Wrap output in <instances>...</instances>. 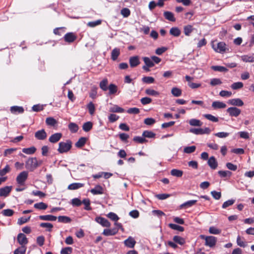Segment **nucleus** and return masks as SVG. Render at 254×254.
<instances>
[{
    "label": "nucleus",
    "mask_w": 254,
    "mask_h": 254,
    "mask_svg": "<svg viewBox=\"0 0 254 254\" xmlns=\"http://www.w3.org/2000/svg\"><path fill=\"white\" fill-rule=\"evenodd\" d=\"M72 147V142L70 140H66L65 142H60L59 143L58 151L60 153L67 152Z\"/></svg>",
    "instance_id": "obj_1"
},
{
    "label": "nucleus",
    "mask_w": 254,
    "mask_h": 254,
    "mask_svg": "<svg viewBox=\"0 0 254 254\" xmlns=\"http://www.w3.org/2000/svg\"><path fill=\"white\" fill-rule=\"evenodd\" d=\"M25 167L30 171H33L38 167V161L36 157L29 158L25 162Z\"/></svg>",
    "instance_id": "obj_2"
},
{
    "label": "nucleus",
    "mask_w": 254,
    "mask_h": 254,
    "mask_svg": "<svg viewBox=\"0 0 254 254\" xmlns=\"http://www.w3.org/2000/svg\"><path fill=\"white\" fill-rule=\"evenodd\" d=\"M200 238L201 239L205 241V245L209 246L210 248L213 247L216 245L217 242V239L212 236H206L205 235H201Z\"/></svg>",
    "instance_id": "obj_3"
},
{
    "label": "nucleus",
    "mask_w": 254,
    "mask_h": 254,
    "mask_svg": "<svg viewBox=\"0 0 254 254\" xmlns=\"http://www.w3.org/2000/svg\"><path fill=\"white\" fill-rule=\"evenodd\" d=\"M212 48L216 52L220 53L225 52L228 50L227 46L223 42H219L216 45L213 44Z\"/></svg>",
    "instance_id": "obj_4"
},
{
    "label": "nucleus",
    "mask_w": 254,
    "mask_h": 254,
    "mask_svg": "<svg viewBox=\"0 0 254 254\" xmlns=\"http://www.w3.org/2000/svg\"><path fill=\"white\" fill-rule=\"evenodd\" d=\"M28 176V172L23 171L16 177V182L20 185H23Z\"/></svg>",
    "instance_id": "obj_5"
},
{
    "label": "nucleus",
    "mask_w": 254,
    "mask_h": 254,
    "mask_svg": "<svg viewBox=\"0 0 254 254\" xmlns=\"http://www.w3.org/2000/svg\"><path fill=\"white\" fill-rule=\"evenodd\" d=\"M227 112L230 116L237 117L241 114V111L236 107H230L227 109Z\"/></svg>",
    "instance_id": "obj_6"
},
{
    "label": "nucleus",
    "mask_w": 254,
    "mask_h": 254,
    "mask_svg": "<svg viewBox=\"0 0 254 254\" xmlns=\"http://www.w3.org/2000/svg\"><path fill=\"white\" fill-rule=\"evenodd\" d=\"M124 243L127 247L132 249L134 247L136 241L133 237L129 236L124 241Z\"/></svg>",
    "instance_id": "obj_7"
},
{
    "label": "nucleus",
    "mask_w": 254,
    "mask_h": 254,
    "mask_svg": "<svg viewBox=\"0 0 254 254\" xmlns=\"http://www.w3.org/2000/svg\"><path fill=\"white\" fill-rule=\"evenodd\" d=\"M95 221L103 227H109L111 226L110 222L102 217H97L95 218Z\"/></svg>",
    "instance_id": "obj_8"
},
{
    "label": "nucleus",
    "mask_w": 254,
    "mask_h": 254,
    "mask_svg": "<svg viewBox=\"0 0 254 254\" xmlns=\"http://www.w3.org/2000/svg\"><path fill=\"white\" fill-rule=\"evenodd\" d=\"M17 239L21 246H25L28 242L26 236L23 233H19L17 236Z\"/></svg>",
    "instance_id": "obj_9"
},
{
    "label": "nucleus",
    "mask_w": 254,
    "mask_h": 254,
    "mask_svg": "<svg viewBox=\"0 0 254 254\" xmlns=\"http://www.w3.org/2000/svg\"><path fill=\"white\" fill-rule=\"evenodd\" d=\"M12 190L11 186H6L0 189V196L6 197Z\"/></svg>",
    "instance_id": "obj_10"
},
{
    "label": "nucleus",
    "mask_w": 254,
    "mask_h": 254,
    "mask_svg": "<svg viewBox=\"0 0 254 254\" xmlns=\"http://www.w3.org/2000/svg\"><path fill=\"white\" fill-rule=\"evenodd\" d=\"M228 103L230 105L238 107H241L244 105L243 101L239 98L230 99L228 100Z\"/></svg>",
    "instance_id": "obj_11"
},
{
    "label": "nucleus",
    "mask_w": 254,
    "mask_h": 254,
    "mask_svg": "<svg viewBox=\"0 0 254 254\" xmlns=\"http://www.w3.org/2000/svg\"><path fill=\"white\" fill-rule=\"evenodd\" d=\"M129 63L130 67H134L137 66L140 64V61L138 56H133L130 57L129 59Z\"/></svg>",
    "instance_id": "obj_12"
},
{
    "label": "nucleus",
    "mask_w": 254,
    "mask_h": 254,
    "mask_svg": "<svg viewBox=\"0 0 254 254\" xmlns=\"http://www.w3.org/2000/svg\"><path fill=\"white\" fill-rule=\"evenodd\" d=\"M35 137L39 140H44L47 137V133L45 130L42 129L35 133Z\"/></svg>",
    "instance_id": "obj_13"
},
{
    "label": "nucleus",
    "mask_w": 254,
    "mask_h": 254,
    "mask_svg": "<svg viewBox=\"0 0 254 254\" xmlns=\"http://www.w3.org/2000/svg\"><path fill=\"white\" fill-rule=\"evenodd\" d=\"M207 163L213 170L216 169L218 166V163L214 156H211L208 159Z\"/></svg>",
    "instance_id": "obj_14"
},
{
    "label": "nucleus",
    "mask_w": 254,
    "mask_h": 254,
    "mask_svg": "<svg viewBox=\"0 0 254 254\" xmlns=\"http://www.w3.org/2000/svg\"><path fill=\"white\" fill-rule=\"evenodd\" d=\"M118 232V229L114 228L113 229H104L103 234L106 236H113L116 235Z\"/></svg>",
    "instance_id": "obj_15"
},
{
    "label": "nucleus",
    "mask_w": 254,
    "mask_h": 254,
    "mask_svg": "<svg viewBox=\"0 0 254 254\" xmlns=\"http://www.w3.org/2000/svg\"><path fill=\"white\" fill-rule=\"evenodd\" d=\"M62 137V134L61 133H56L50 137L49 140L51 143H56L60 140Z\"/></svg>",
    "instance_id": "obj_16"
},
{
    "label": "nucleus",
    "mask_w": 254,
    "mask_h": 254,
    "mask_svg": "<svg viewBox=\"0 0 254 254\" xmlns=\"http://www.w3.org/2000/svg\"><path fill=\"white\" fill-rule=\"evenodd\" d=\"M64 39L65 42L68 43L73 42L76 39V36L71 32L66 33L64 36Z\"/></svg>",
    "instance_id": "obj_17"
},
{
    "label": "nucleus",
    "mask_w": 254,
    "mask_h": 254,
    "mask_svg": "<svg viewBox=\"0 0 254 254\" xmlns=\"http://www.w3.org/2000/svg\"><path fill=\"white\" fill-rule=\"evenodd\" d=\"M39 218L41 220L55 221L57 220V217L52 215H40Z\"/></svg>",
    "instance_id": "obj_18"
},
{
    "label": "nucleus",
    "mask_w": 254,
    "mask_h": 254,
    "mask_svg": "<svg viewBox=\"0 0 254 254\" xmlns=\"http://www.w3.org/2000/svg\"><path fill=\"white\" fill-rule=\"evenodd\" d=\"M90 192L94 195L102 194L103 193V189L101 186L97 185L90 190Z\"/></svg>",
    "instance_id": "obj_19"
},
{
    "label": "nucleus",
    "mask_w": 254,
    "mask_h": 254,
    "mask_svg": "<svg viewBox=\"0 0 254 254\" xmlns=\"http://www.w3.org/2000/svg\"><path fill=\"white\" fill-rule=\"evenodd\" d=\"M241 60L246 63L254 62V54L252 55H243L241 57Z\"/></svg>",
    "instance_id": "obj_20"
},
{
    "label": "nucleus",
    "mask_w": 254,
    "mask_h": 254,
    "mask_svg": "<svg viewBox=\"0 0 254 254\" xmlns=\"http://www.w3.org/2000/svg\"><path fill=\"white\" fill-rule=\"evenodd\" d=\"M120 55V50L118 48H114L111 52V59L115 61L117 60Z\"/></svg>",
    "instance_id": "obj_21"
},
{
    "label": "nucleus",
    "mask_w": 254,
    "mask_h": 254,
    "mask_svg": "<svg viewBox=\"0 0 254 254\" xmlns=\"http://www.w3.org/2000/svg\"><path fill=\"white\" fill-rule=\"evenodd\" d=\"M212 107L214 109H223L226 107V105L222 102L214 101L212 104Z\"/></svg>",
    "instance_id": "obj_22"
},
{
    "label": "nucleus",
    "mask_w": 254,
    "mask_h": 254,
    "mask_svg": "<svg viewBox=\"0 0 254 254\" xmlns=\"http://www.w3.org/2000/svg\"><path fill=\"white\" fill-rule=\"evenodd\" d=\"M164 16L166 19L170 21L175 22L176 21V18L174 17V14L170 11H165L164 12Z\"/></svg>",
    "instance_id": "obj_23"
},
{
    "label": "nucleus",
    "mask_w": 254,
    "mask_h": 254,
    "mask_svg": "<svg viewBox=\"0 0 254 254\" xmlns=\"http://www.w3.org/2000/svg\"><path fill=\"white\" fill-rule=\"evenodd\" d=\"M84 184L80 183H74L70 184L68 187L67 189L70 190H77L78 189H79L80 188H82L84 186Z\"/></svg>",
    "instance_id": "obj_24"
},
{
    "label": "nucleus",
    "mask_w": 254,
    "mask_h": 254,
    "mask_svg": "<svg viewBox=\"0 0 254 254\" xmlns=\"http://www.w3.org/2000/svg\"><path fill=\"white\" fill-rule=\"evenodd\" d=\"M181 33V30L177 27H172L170 30V34L175 37H179Z\"/></svg>",
    "instance_id": "obj_25"
},
{
    "label": "nucleus",
    "mask_w": 254,
    "mask_h": 254,
    "mask_svg": "<svg viewBox=\"0 0 254 254\" xmlns=\"http://www.w3.org/2000/svg\"><path fill=\"white\" fill-rule=\"evenodd\" d=\"M194 28L191 25H187L184 27V32L186 36H189L190 33L193 31Z\"/></svg>",
    "instance_id": "obj_26"
},
{
    "label": "nucleus",
    "mask_w": 254,
    "mask_h": 254,
    "mask_svg": "<svg viewBox=\"0 0 254 254\" xmlns=\"http://www.w3.org/2000/svg\"><path fill=\"white\" fill-rule=\"evenodd\" d=\"M10 112L13 114L16 113H22L24 112V109L22 107L17 106H12L10 108Z\"/></svg>",
    "instance_id": "obj_27"
},
{
    "label": "nucleus",
    "mask_w": 254,
    "mask_h": 254,
    "mask_svg": "<svg viewBox=\"0 0 254 254\" xmlns=\"http://www.w3.org/2000/svg\"><path fill=\"white\" fill-rule=\"evenodd\" d=\"M86 140L87 138L86 137H81L75 143V146L77 148H81L85 145Z\"/></svg>",
    "instance_id": "obj_28"
},
{
    "label": "nucleus",
    "mask_w": 254,
    "mask_h": 254,
    "mask_svg": "<svg viewBox=\"0 0 254 254\" xmlns=\"http://www.w3.org/2000/svg\"><path fill=\"white\" fill-rule=\"evenodd\" d=\"M196 202H197L196 200H189V201L185 202V203L182 204L180 205V208H187V207H191V206H192L193 205L195 204V203Z\"/></svg>",
    "instance_id": "obj_29"
},
{
    "label": "nucleus",
    "mask_w": 254,
    "mask_h": 254,
    "mask_svg": "<svg viewBox=\"0 0 254 254\" xmlns=\"http://www.w3.org/2000/svg\"><path fill=\"white\" fill-rule=\"evenodd\" d=\"M68 127L70 132L72 133L76 132L79 129L78 125L74 123H70Z\"/></svg>",
    "instance_id": "obj_30"
},
{
    "label": "nucleus",
    "mask_w": 254,
    "mask_h": 254,
    "mask_svg": "<svg viewBox=\"0 0 254 254\" xmlns=\"http://www.w3.org/2000/svg\"><path fill=\"white\" fill-rule=\"evenodd\" d=\"M189 124L191 126L200 127L202 125V123L199 120L192 119L189 121Z\"/></svg>",
    "instance_id": "obj_31"
},
{
    "label": "nucleus",
    "mask_w": 254,
    "mask_h": 254,
    "mask_svg": "<svg viewBox=\"0 0 254 254\" xmlns=\"http://www.w3.org/2000/svg\"><path fill=\"white\" fill-rule=\"evenodd\" d=\"M173 240L175 243L179 244L180 245H183L186 242L184 238L179 236H175Z\"/></svg>",
    "instance_id": "obj_32"
},
{
    "label": "nucleus",
    "mask_w": 254,
    "mask_h": 254,
    "mask_svg": "<svg viewBox=\"0 0 254 254\" xmlns=\"http://www.w3.org/2000/svg\"><path fill=\"white\" fill-rule=\"evenodd\" d=\"M109 111L113 113H123L124 109L117 105H114L110 108Z\"/></svg>",
    "instance_id": "obj_33"
},
{
    "label": "nucleus",
    "mask_w": 254,
    "mask_h": 254,
    "mask_svg": "<svg viewBox=\"0 0 254 254\" xmlns=\"http://www.w3.org/2000/svg\"><path fill=\"white\" fill-rule=\"evenodd\" d=\"M34 207L35 208L39 209V210H45L47 208L48 205L47 204H46L43 202H41L35 203L34 205Z\"/></svg>",
    "instance_id": "obj_34"
},
{
    "label": "nucleus",
    "mask_w": 254,
    "mask_h": 254,
    "mask_svg": "<svg viewBox=\"0 0 254 254\" xmlns=\"http://www.w3.org/2000/svg\"><path fill=\"white\" fill-rule=\"evenodd\" d=\"M156 135V134L153 132L149 130H145L142 133V136L145 138H154Z\"/></svg>",
    "instance_id": "obj_35"
},
{
    "label": "nucleus",
    "mask_w": 254,
    "mask_h": 254,
    "mask_svg": "<svg viewBox=\"0 0 254 254\" xmlns=\"http://www.w3.org/2000/svg\"><path fill=\"white\" fill-rule=\"evenodd\" d=\"M93 127V124L91 122L85 123L82 126L83 130L85 132L90 131Z\"/></svg>",
    "instance_id": "obj_36"
},
{
    "label": "nucleus",
    "mask_w": 254,
    "mask_h": 254,
    "mask_svg": "<svg viewBox=\"0 0 254 254\" xmlns=\"http://www.w3.org/2000/svg\"><path fill=\"white\" fill-rule=\"evenodd\" d=\"M211 68L216 71L219 72H227L228 71V69L226 68L224 66H220V65H213L211 66Z\"/></svg>",
    "instance_id": "obj_37"
},
{
    "label": "nucleus",
    "mask_w": 254,
    "mask_h": 254,
    "mask_svg": "<svg viewBox=\"0 0 254 254\" xmlns=\"http://www.w3.org/2000/svg\"><path fill=\"white\" fill-rule=\"evenodd\" d=\"M26 251L25 246H22L16 249L13 252V254H24Z\"/></svg>",
    "instance_id": "obj_38"
},
{
    "label": "nucleus",
    "mask_w": 254,
    "mask_h": 254,
    "mask_svg": "<svg viewBox=\"0 0 254 254\" xmlns=\"http://www.w3.org/2000/svg\"><path fill=\"white\" fill-rule=\"evenodd\" d=\"M218 174L221 178L230 177L232 175V172L229 171H219Z\"/></svg>",
    "instance_id": "obj_39"
},
{
    "label": "nucleus",
    "mask_w": 254,
    "mask_h": 254,
    "mask_svg": "<svg viewBox=\"0 0 254 254\" xmlns=\"http://www.w3.org/2000/svg\"><path fill=\"white\" fill-rule=\"evenodd\" d=\"M58 219L59 222L64 223H68L71 221L69 217L65 216H60L58 217Z\"/></svg>",
    "instance_id": "obj_40"
},
{
    "label": "nucleus",
    "mask_w": 254,
    "mask_h": 254,
    "mask_svg": "<svg viewBox=\"0 0 254 254\" xmlns=\"http://www.w3.org/2000/svg\"><path fill=\"white\" fill-rule=\"evenodd\" d=\"M46 123L48 126H55L57 121L53 117H48L46 119Z\"/></svg>",
    "instance_id": "obj_41"
},
{
    "label": "nucleus",
    "mask_w": 254,
    "mask_h": 254,
    "mask_svg": "<svg viewBox=\"0 0 254 254\" xmlns=\"http://www.w3.org/2000/svg\"><path fill=\"white\" fill-rule=\"evenodd\" d=\"M36 150V148L33 146L29 148H23L22 152L27 154H32L35 152Z\"/></svg>",
    "instance_id": "obj_42"
},
{
    "label": "nucleus",
    "mask_w": 254,
    "mask_h": 254,
    "mask_svg": "<svg viewBox=\"0 0 254 254\" xmlns=\"http://www.w3.org/2000/svg\"><path fill=\"white\" fill-rule=\"evenodd\" d=\"M183 172L182 171L178 169H173L171 171V175L177 177H181L182 176Z\"/></svg>",
    "instance_id": "obj_43"
},
{
    "label": "nucleus",
    "mask_w": 254,
    "mask_h": 254,
    "mask_svg": "<svg viewBox=\"0 0 254 254\" xmlns=\"http://www.w3.org/2000/svg\"><path fill=\"white\" fill-rule=\"evenodd\" d=\"M171 93L174 96L179 97L182 94V90L177 87H173L171 90Z\"/></svg>",
    "instance_id": "obj_44"
},
{
    "label": "nucleus",
    "mask_w": 254,
    "mask_h": 254,
    "mask_svg": "<svg viewBox=\"0 0 254 254\" xmlns=\"http://www.w3.org/2000/svg\"><path fill=\"white\" fill-rule=\"evenodd\" d=\"M244 86L242 82H235L231 84V87L233 90H237L242 88Z\"/></svg>",
    "instance_id": "obj_45"
},
{
    "label": "nucleus",
    "mask_w": 254,
    "mask_h": 254,
    "mask_svg": "<svg viewBox=\"0 0 254 254\" xmlns=\"http://www.w3.org/2000/svg\"><path fill=\"white\" fill-rule=\"evenodd\" d=\"M196 147L195 146H187L184 148V152L187 154H190L195 151Z\"/></svg>",
    "instance_id": "obj_46"
},
{
    "label": "nucleus",
    "mask_w": 254,
    "mask_h": 254,
    "mask_svg": "<svg viewBox=\"0 0 254 254\" xmlns=\"http://www.w3.org/2000/svg\"><path fill=\"white\" fill-rule=\"evenodd\" d=\"M169 226L172 229L178 230L180 232H183L184 228L182 226L175 224H169Z\"/></svg>",
    "instance_id": "obj_47"
},
{
    "label": "nucleus",
    "mask_w": 254,
    "mask_h": 254,
    "mask_svg": "<svg viewBox=\"0 0 254 254\" xmlns=\"http://www.w3.org/2000/svg\"><path fill=\"white\" fill-rule=\"evenodd\" d=\"M209 232L212 234L217 235L221 233V230L214 226H211L209 228Z\"/></svg>",
    "instance_id": "obj_48"
},
{
    "label": "nucleus",
    "mask_w": 254,
    "mask_h": 254,
    "mask_svg": "<svg viewBox=\"0 0 254 254\" xmlns=\"http://www.w3.org/2000/svg\"><path fill=\"white\" fill-rule=\"evenodd\" d=\"M82 203L85 205L84 209L86 210H91V207H90V201L88 198L84 199L82 201Z\"/></svg>",
    "instance_id": "obj_49"
},
{
    "label": "nucleus",
    "mask_w": 254,
    "mask_h": 254,
    "mask_svg": "<svg viewBox=\"0 0 254 254\" xmlns=\"http://www.w3.org/2000/svg\"><path fill=\"white\" fill-rule=\"evenodd\" d=\"M133 140L136 142H138L139 143H143L147 141V140L145 138H144V137H141L138 136H134L133 138Z\"/></svg>",
    "instance_id": "obj_50"
},
{
    "label": "nucleus",
    "mask_w": 254,
    "mask_h": 254,
    "mask_svg": "<svg viewBox=\"0 0 254 254\" xmlns=\"http://www.w3.org/2000/svg\"><path fill=\"white\" fill-rule=\"evenodd\" d=\"M1 214L4 216H11L14 214V211L10 209H7L3 210L1 211Z\"/></svg>",
    "instance_id": "obj_51"
},
{
    "label": "nucleus",
    "mask_w": 254,
    "mask_h": 254,
    "mask_svg": "<svg viewBox=\"0 0 254 254\" xmlns=\"http://www.w3.org/2000/svg\"><path fill=\"white\" fill-rule=\"evenodd\" d=\"M107 216L111 220L115 222H117L119 219V217L118 216V215L114 212L109 213Z\"/></svg>",
    "instance_id": "obj_52"
},
{
    "label": "nucleus",
    "mask_w": 254,
    "mask_h": 254,
    "mask_svg": "<svg viewBox=\"0 0 254 254\" xmlns=\"http://www.w3.org/2000/svg\"><path fill=\"white\" fill-rule=\"evenodd\" d=\"M108 80L107 79H104L100 83V87L103 90L106 91L108 89L107 87Z\"/></svg>",
    "instance_id": "obj_53"
},
{
    "label": "nucleus",
    "mask_w": 254,
    "mask_h": 254,
    "mask_svg": "<svg viewBox=\"0 0 254 254\" xmlns=\"http://www.w3.org/2000/svg\"><path fill=\"white\" fill-rule=\"evenodd\" d=\"M145 93L148 95L155 96H158L159 94L158 92L150 88H148L145 90Z\"/></svg>",
    "instance_id": "obj_54"
},
{
    "label": "nucleus",
    "mask_w": 254,
    "mask_h": 254,
    "mask_svg": "<svg viewBox=\"0 0 254 254\" xmlns=\"http://www.w3.org/2000/svg\"><path fill=\"white\" fill-rule=\"evenodd\" d=\"M40 227L42 228H48L47 231L49 232L52 231V229L53 227V225L52 224L50 223H41L40 224Z\"/></svg>",
    "instance_id": "obj_55"
},
{
    "label": "nucleus",
    "mask_w": 254,
    "mask_h": 254,
    "mask_svg": "<svg viewBox=\"0 0 254 254\" xmlns=\"http://www.w3.org/2000/svg\"><path fill=\"white\" fill-rule=\"evenodd\" d=\"M143 60V61L145 63V64L148 67H152L154 66V64L153 61H152L149 58L144 57Z\"/></svg>",
    "instance_id": "obj_56"
},
{
    "label": "nucleus",
    "mask_w": 254,
    "mask_h": 254,
    "mask_svg": "<svg viewBox=\"0 0 254 254\" xmlns=\"http://www.w3.org/2000/svg\"><path fill=\"white\" fill-rule=\"evenodd\" d=\"M235 202L234 199H230L228 200L223 203L222 204V207L224 209L226 208L227 207L232 205Z\"/></svg>",
    "instance_id": "obj_57"
},
{
    "label": "nucleus",
    "mask_w": 254,
    "mask_h": 254,
    "mask_svg": "<svg viewBox=\"0 0 254 254\" xmlns=\"http://www.w3.org/2000/svg\"><path fill=\"white\" fill-rule=\"evenodd\" d=\"M203 116L207 120L213 122H217L218 119L211 114H204Z\"/></svg>",
    "instance_id": "obj_58"
},
{
    "label": "nucleus",
    "mask_w": 254,
    "mask_h": 254,
    "mask_svg": "<svg viewBox=\"0 0 254 254\" xmlns=\"http://www.w3.org/2000/svg\"><path fill=\"white\" fill-rule=\"evenodd\" d=\"M108 89L109 90L110 94H114L117 91V86L114 84H110Z\"/></svg>",
    "instance_id": "obj_59"
},
{
    "label": "nucleus",
    "mask_w": 254,
    "mask_h": 254,
    "mask_svg": "<svg viewBox=\"0 0 254 254\" xmlns=\"http://www.w3.org/2000/svg\"><path fill=\"white\" fill-rule=\"evenodd\" d=\"M211 194L212 195V197L216 200H219L221 197V192L213 190L211 191Z\"/></svg>",
    "instance_id": "obj_60"
},
{
    "label": "nucleus",
    "mask_w": 254,
    "mask_h": 254,
    "mask_svg": "<svg viewBox=\"0 0 254 254\" xmlns=\"http://www.w3.org/2000/svg\"><path fill=\"white\" fill-rule=\"evenodd\" d=\"M142 80L146 83H152L154 82V78L151 76H144L142 78Z\"/></svg>",
    "instance_id": "obj_61"
},
{
    "label": "nucleus",
    "mask_w": 254,
    "mask_h": 254,
    "mask_svg": "<svg viewBox=\"0 0 254 254\" xmlns=\"http://www.w3.org/2000/svg\"><path fill=\"white\" fill-rule=\"evenodd\" d=\"M10 171V168L8 165H6L5 167L1 170H0V176H3Z\"/></svg>",
    "instance_id": "obj_62"
},
{
    "label": "nucleus",
    "mask_w": 254,
    "mask_h": 254,
    "mask_svg": "<svg viewBox=\"0 0 254 254\" xmlns=\"http://www.w3.org/2000/svg\"><path fill=\"white\" fill-rule=\"evenodd\" d=\"M72 252V249L71 247H65L62 249L61 254H71Z\"/></svg>",
    "instance_id": "obj_63"
},
{
    "label": "nucleus",
    "mask_w": 254,
    "mask_h": 254,
    "mask_svg": "<svg viewBox=\"0 0 254 254\" xmlns=\"http://www.w3.org/2000/svg\"><path fill=\"white\" fill-rule=\"evenodd\" d=\"M155 122V120L151 118H148L145 119L144 120V123L148 126H151L153 125Z\"/></svg>",
    "instance_id": "obj_64"
}]
</instances>
